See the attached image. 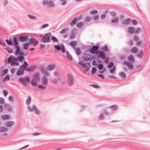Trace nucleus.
<instances>
[{
	"label": "nucleus",
	"instance_id": "603ef678",
	"mask_svg": "<svg viewBox=\"0 0 150 150\" xmlns=\"http://www.w3.org/2000/svg\"><path fill=\"white\" fill-rule=\"evenodd\" d=\"M92 19V17L90 16H86L85 18V20L86 22H88L91 21Z\"/></svg>",
	"mask_w": 150,
	"mask_h": 150
},
{
	"label": "nucleus",
	"instance_id": "7c9ffc66",
	"mask_svg": "<svg viewBox=\"0 0 150 150\" xmlns=\"http://www.w3.org/2000/svg\"><path fill=\"white\" fill-rule=\"evenodd\" d=\"M8 71V69H4L3 71L1 72V76H4L5 74H7Z\"/></svg>",
	"mask_w": 150,
	"mask_h": 150
},
{
	"label": "nucleus",
	"instance_id": "a19ab883",
	"mask_svg": "<svg viewBox=\"0 0 150 150\" xmlns=\"http://www.w3.org/2000/svg\"><path fill=\"white\" fill-rule=\"evenodd\" d=\"M5 49L9 53H11L13 52V49L8 47H6L5 48Z\"/></svg>",
	"mask_w": 150,
	"mask_h": 150
},
{
	"label": "nucleus",
	"instance_id": "f704fd0d",
	"mask_svg": "<svg viewBox=\"0 0 150 150\" xmlns=\"http://www.w3.org/2000/svg\"><path fill=\"white\" fill-rule=\"evenodd\" d=\"M18 61L19 62H21L22 63H23V60L25 59L24 57L22 55H18Z\"/></svg>",
	"mask_w": 150,
	"mask_h": 150
},
{
	"label": "nucleus",
	"instance_id": "dca6fc26",
	"mask_svg": "<svg viewBox=\"0 0 150 150\" xmlns=\"http://www.w3.org/2000/svg\"><path fill=\"white\" fill-rule=\"evenodd\" d=\"M130 19L129 18H126L124 20L122 21V24L123 25H127L130 22Z\"/></svg>",
	"mask_w": 150,
	"mask_h": 150
},
{
	"label": "nucleus",
	"instance_id": "1a4fd4ad",
	"mask_svg": "<svg viewBox=\"0 0 150 150\" xmlns=\"http://www.w3.org/2000/svg\"><path fill=\"white\" fill-rule=\"evenodd\" d=\"M18 38L14 37L13 38V43L14 47L16 48L19 47V46L18 43Z\"/></svg>",
	"mask_w": 150,
	"mask_h": 150
},
{
	"label": "nucleus",
	"instance_id": "7ed1b4c3",
	"mask_svg": "<svg viewBox=\"0 0 150 150\" xmlns=\"http://www.w3.org/2000/svg\"><path fill=\"white\" fill-rule=\"evenodd\" d=\"M18 81L21 82H23V86H26L27 85V83H29L30 82V79L29 77L28 76H25L24 78L22 77H20L18 79Z\"/></svg>",
	"mask_w": 150,
	"mask_h": 150
},
{
	"label": "nucleus",
	"instance_id": "37998d69",
	"mask_svg": "<svg viewBox=\"0 0 150 150\" xmlns=\"http://www.w3.org/2000/svg\"><path fill=\"white\" fill-rule=\"evenodd\" d=\"M51 40L54 42H58L59 41L57 39L56 37L54 36H52L51 37Z\"/></svg>",
	"mask_w": 150,
	"mask_h": 150
},
{
	"label": "nucleus",
	"instance_id": "4be33fe9",
	"mask_svg": "<svg viewBox=\"0 0 150 150\" xmlns=\"http://www.w3.org/2000/svg\"><path fill=\"white\" fill-rule=\"evenodd\" d=\"M35 69V67L32 66H30L29 67L27 66L26 67V71L28 72H31L33 71Z\"/></svg>",
	"mask_w": 150,
	"mask_h": 150
},
{
	"label": "nucleus",
	"instance_id": "f8f14e48",
	"mask_svg": "<svg viewBox=\"0 0 150 150\" xmlns=\"http://www.w3.org/2000/svg\"><path fill=\"white\" fill-rule=\"evenodd\" d=\"M91 56V54H90L84 52L83 54V57H81V59L84 61H88L89 59L88 58V56Z\"/></svg>",
	"mask_w": 150,
	"mask_h": 150
},
{
	"label": "nucleus",
	"instance_id": "cd10ccee",
	"mask_svg": "<svg viewBox=\"0 0 150 150\" xmlns=\"http://www.w3.org/2000/svg\"><path fill=\"white\" fill-rule=\"evenodd\" d=\"M134 28L132 27H129L128 28V31L129 34H133L134 33Z\"/></svg>",
	"mask_w": 150,
	"mask_h": 150
},
{
	"label": "nucleus",
	"instance_id": "c756f323",
	"mask_svg": "<svg viewBox=\"0 0 150 150\" xmlns=\"http://www.w3.org/2000/svg\"><path fill=\"white\" fill-rule=\"evenodd\" d=\"M128 59L129 61L130 62H133L134 60V59L133 56L132 55H129L128 58Z\"/></svg>",
	"mask_w": 150,
	"mask_h": 150
},
{
	"label": "nucleus",
	"instance_id": "3c124183",
	"mask_svg": "<svg viewBox=\"0 0 150 150\" xmlns=\"http://www.w3.org/2000/svg\"><path fill=\"white\" fill-rule=\"evenodd\" d=\"M89 86H90L96 88H100V86L97 84H92L89 85Z\"/></svg>",
	"mask_w": 150,
	"mask_h": 150
},
{
	"label": "nucleus",
	"instance_id": "9d476101",
	"mask_svg": "<svg viewBox=\"0 0 150 150\" xmlns=\"http://www.w3.org/2000/svg\"><path fill=\"white\" fill-rule=\"evenodd\" d=\"M14 59V57L12 55H10L8 58V60L5 61L6 63H8L11 64V66H13V61Z\"/></svg>",
	"mask_w": 150,
	"mask_h": 150
},
{
	"label": "nucleus",
	"instance_id": "864d4df0",
	"mask_svg": "<svg viewBox=\"0 0 150 150\" xmlns=\"http://www.w3.org/2000/svg\"><path fill=\"white\" fill-rule=\"evenodd\" d=\"M20 68L21 70L24 72L25 69H25L26 68V67L23 66V65L22 64L20 66Z\"/></svg>",
	"mask_w": 150,
	"mask_h": 150
},
{
	"label": "nucleus",
	"instance_id": "ddd939ff",
	"mask_svg": "<svg viewBox=\"0 0 150 150\" xmlns=\"http://www.w3.org/2000/svg\"><path fill=\"white\" fill-rule=\"evenodd\" d=\"M124 63L125 64L127 65L128 68L130 69H132L133 68V65L132 62H128L127 61L125 60L124 61Z\"/></svg>",
	"mask_w": 150,
	"mask_h": 150
},
{
	"label": "nucleus",
	"instance_id": "412c9836",
	"mask_svg": "<svg viewBox=\"0 0 150 150\" xmlns=\"http://www.w3.org/2000/svg\"><path fill=\"white\" fill-rule=\"evenodd\" d=\"M14 123L13 121H9L5 123V125L6 127H9L13 125Z\"/></svg>",
	"mask_w": 150,
	"mask_h": 150
},
{
	"label": "nucleus",
	"instance_id": "09e8293b",
	"mask_svg": "<svg viewBox=\"0 0 150 150\" xmlns=\"http://www.w3.org/2000/svg\"><path fill=\"white\" fill-rule=\"evenodd\" d=\"M109 14L112 17H115L116 16L117 13L114 11H111L109 12Z\"/></svg>",
	"mask_w": 150,
	"mask_h": 150
},
{
	"label": "nucleus",
	"instance_id": "9b49d317",
	"mask_svg": "<svg viewBox=\"0 0 150 150\" xmlns=\"http://www.w3.org/2000/svg\"><path fill=\"white\" fill-rule=\"evenodd\" d=\"M98 50V48L96 46L94 45L92 47V49L91 48H89L88 49V51H89V52L93 54L94 53H95L96 52H97V51Z\"/></svg>",
	"mask_w": 150,
	"mask_h": 150
},
{
	"label": "nucleus",
	"instance_id": "c9c22d12",
	"mask_svg": "<svg viewBox=\"0 0 150 150\" xmlns=\"http://www.w3.org/2000/svg\"><path fill=\"white\" fill-rule=\"evenodd\" d=\"M29 43L28 42H26L23 44V48L24 50H27L29 45Z\"/></svg>",
	"mask_w": 150,
	"mask_h": 150
},
{
	"label": "nucleus",
	"instance_id": "052dcab7",
	"mask_svg": "<svg viewBox=\"0 0 150 150\" xmlns=\"http://www.w3.org/2000/svg\"><path fill=\"white\" fill-rule=\"evenodd\" d=\"M68 30V28H65L62 29L61 31L59 32V33H65V32H67Z\"/></svg>",
	"mask_w": 150,
	"mask_h": 150
},
{
	"label": "nucleus",
	"instance_id": "774afa93",
	"mask_svg": "<svg viewBox=\"0 0 150 150\" xmlns=\"http://www.w3.org/2000/svg\"><path fill=\"white\" fill-rule=\"evenodd\" d=\"M131 23L134 25H136L137 23V21L134 19H133L132 20Z\"/></svg>",
	"mask_w": 150,
	"mask_h": 150
},
{
	"label": "nucleus",
	"instance_id": "5701e85b",
	"mask_svg": "<svg viewBox=\"0 0 150 150\" xmlns=\"http://www.w3.org/2000/svg\"><path fill=\"white\" fill-rule=\"evenodd\" d=\"M4 107L5 109L8 111H11V107L10 105L6 103L4 105Z\"/></svg>",
	"mask_w": 150,
	"mask_h": 150
},
{
	"label": "nucleus",
	"instance_id": "69168bd1",
	"mask_svg": "<svg viewBox=\"0 0 150 150\" xmlns=\"http://www.w3.org/2000/svg\"><path fill=\"white\" fill-rule=\"evenodd\" d=\"M54 47L55 49L58 51L61 50V46L59 45H55L54 46Z\"/></svg>",
	"mask_w": 150,
	"mask_h": 150
},
{
	"label": "nucleus",
	"instance_id": "f03ea898",
	"mask_svg": "<svg viewBox=\"0 0 150 150\" xmlns=\"http://www.w3.org/2000/svg\"><path fill=\"white\" fill-rule=\"evenodd\" d=\"M40 79L39 73L38 72L35 73L31 82V85L33 86H37V82L39 81Z\"/></svg>",
	"mask_w": 150,
	"mask_h": 150
},
{
	"label": "nucleus",
	"instance_id": "20e7f679",
	"mask_svg": "<svg viewBox=\"0 0 150 150\" xmlns=\"http://www.w3.org/2000/svg\"><path fill=\"white\" fill-rule=\"evenodd\" d=\"M67 83L69 86H72L74 82V79L71 74H69L67 75Z\"/></svg>",
	"mask_w": 150,
	"mask_h": 150
},
{
	"label": "nucleus",
	"instance_id": "39448f33",
	"mask_svg": "<svg viewBox=\"0 0 150 150\" xmlns=\"http://www.w3.org/2000/svg\"><path fill=\"white\" fill-rule=\"evenodd\" d=\"M18 41L24 42L27 41L28 40V36L27 35H22L18 38Z\"/></svg>",
	"mask_w": 150,
	"mask_h": 150
},
{
	"label": "nucleus",
	"instance_id": "6e6d98bb",
	"mask_svg": "<svg viewBox=\"0 0 150 150\" xmlns=\"http://www.w3.org/2000/svg\"><path fill=\"white\" fill-rule=\"evenodd\" d=\"M141 29L140 28H137L136 29H135L134 30V33L135 34H139V31H141Z\"/></svg>",
	"mask_w": 150,
	"mask_h": 150
},
{
	"label": "nucleus",
	"instance_id": "a211bd4d",
	"mask_svg": "<svg viewBox=\"0 0 150 150\" xmlns=\"http://www.w3.org/2000/svg\"><path fill=\"white\" fill-rule=\"evenodd\" d=\"M119 19L117 17H115L110 21V23L112 25L114 24H117L118 22Z\"/></svg>",
	"mask_w": 150,
	"mask_h": 150
},
{
	"label": "nucleus",
	"instance_id": "f257e3e1",
	"mask_svg": "<svg viewBox=\"0 0 150 150\" xmlns=\"http://www.w3.org/2000/svg\"><path fill=\"white\" fill-rule=\"evenodd\" d=\"M51 35V34L50 33H46L44 36L41 34L40 36V37L42 38L41 39V41L43 42H50Z\"/></svg>",
	"mask_w": 150,
	"mask_h": 150
},
{
	"label": "nucleus",
	"instance_id": "79ce46f5",
	"mask_svg": "<svg viewBox=\"0 0 150 150\" xmlns=\"http://www.w3.org/2000/svg\"><path fill=\"white\" fill-rule=\"evenodd\" d=\"M10 79V76L8 74H7L2 79V81H9Z\"/></svg>",
	"mask_w": 150,
	"mask_h": 150
},
{
	"label": "nucleus",
	"instance_id": "0e129e2a",
	"mask_svg": "<svg viewBox=\"0 0 150 150\" xmlns=\"http://www.w3.org/2000/svg\"><path fill=\"white\" fill-rule=\"evenodd\" d=\"M115 70V67H114L110 69L109 71V72L112 74H113L114 73Z\"/></svg>",
	"mask_w": 150,
	"mask_h": 150
},
{
	"label": "nucleus",
	"instance_id": "423d86ee",
	"mask_svg": "<svg viewBox=\"0 0 150 150\" xmlns=\"http://www.w3.org/2000/svg\"><path fill=\"white\" fill-rule=\"evenodd\" d=\"M78 63L82 67L85 73L88 71L89 68L86 65V63H83L82 61L81 60H79Z\"/></svg>",
	"mask_w": 150,
	"mask_h": 150
},
{
	"label": "nucleus",
	"instance_id": "393cba45",
	"mask_svg": "<svg viewBox=\"0 0 150 150\" xmlns=\"http://www.w3.org/2000/svg\"><path fill=\"white\" fill-rule=\"evenodd\" d=\"M110 110L112 111V110L109 108H105L103 111V113L104 114L108 115L110 113Z\"/></svg>",
	"mask_w": 150,
	"mask_h": 150
},
{
	"label": "nucleus",
	"instance_id": "f3484780",
	"mask_svg": "<svg viewBox=\"0 0 150 150\" xmlns=\"http://www.w3.org/2000/svg\"><path fill=\"white\" fill-rule=\"evenodd\" d=\"M32 108L33 109V111L36 114L39 115L40 114L39 109L37 108L35 105L33 104L32 105Z\"/></svg>",
	"mask_w": 150,
	"mask_h": 150
},
{
	"label": "nucleus",
	"instance_id": "13d9d810",
	"mask_svg": "<svg viewBox=\"0 0 150 150\" xmlns=\"http://www.w3.org/2000/svg\"><path fill=\"white\" fill-rule=\"evenodd\" d=\"M31 101V98L30 97H29L26 101V105H29Z\"/></svg>",
	"mask_w": 150,
	"mask_h": 150
},
{
	"label": "nucleus",
	"instance_id": "bf43d9fd",
	"mask_svg": "<svg viewBox=\"0 0 150 150\" xmlns=\"http://www.w3.org/2000/svg\"><path fill=\"white\" fill-rule=\"evenodd\" d=\"M6 42L7 43V44L9 45H13V44L12 41L8 40V39H6L5 40Z\"/></svg>",
	"mask_w": 150,
	"mask_h": 150
},
{
	"label": "nucleus",
	"instance_id": "473e14b6",
	"mask_svg": "<svg viewBox=\"0 0 150 150\" xmlns=\"http://www.w3.org/2000/svg\"><path fill=\"white\" fill-rule=\"evenodd\" d=\"M101 49L103 51V52L109 51V50L108 49V47L106 45H105L104 46H103L102 47Z\"/></svg>",
	"mask_w": 150,
	"mask_h": 150
},
{
	"label": "nucleus",
	"instance_id": "4d7b16f0",
	"mask_svg": "<svg viewBox=\"0 0 150 150\" xmlns=\"http://www.w3.org/2000/svg\"><path fill=\"white\" fill-rule=\"evenodd\" d=\"M103 64L102 63H99L97 67L99 70H101L103 68Z\"/></svg>",
	"mask_w": 150,
	"mask_h": 150
},
{
	"label": "nucleus",
	"instance_id": "8fccbe9b",
	"mask_svg": "<svg viewBox=\"0 0 150 150\" xmlns=\"http://www.w3.org/2000/svg\"><path fill=\"white\" fill-rule=\"evenodd\" d=\"M27 16L33 20H35L37 18L36 16L30 14H28Z\"/></svg>",
	"mask_w": 150,
	"mask_h": 150
},
{
	"label": "nucleus",
	"instance_id": "2f4dec72",
	"mask_svg": "<svg viewBox=\"0 0 150 150\" xmlns=\"http://www.w3.org/2000/svg\"><path fill=\"white\" fill-rule=\"evenodd\" d=\"M119 75L122 79H126V76L125 73L122 72H120L119 74Z\"/></svg>",
	"mask_w": 150,
	"mask_h": 150
},
{
	"label": "nucleus",
	"instance_id": "b1692460",
	"mask_svg": "<svg viewBox=\"0 0 150 150\" xmlns=\"http://www.w3.org/2000/svg\"><path fill=\"white\" fill-rule=\"evenodd\" d=\"M77 21L76 17H75L73 19L71 22L69 23L71 27L73 26L76 23Z\"/></svg>",
	"mask_w": 150,
	"mask_h": 150
},
{
	"label": "nucleus",
	"instance_id": "5fc2aeb1",
	"mask_svg": "<svg viewBox=\"0 0 150 150\" xmlns=\"http://www.w3.org/2000/svg\"><path fill=\"white\" fill-rule=\"evenodd\" d=\"M114 63L112 62H110L109 63V64L107 65L109 69L111 68L114 65Z\"/></svg>",
	"mask_w": 150,
	"mask_h": 150
},
{
	"label": "nucleus",
	"instance_id": "c85d7f7f",
	"mask_svg": "<svg viewBox=\"0 0 150 150\" xmlns=\"http://www.w3.org/2000/svg\"><path fill=\"white\" fill-rule=\"evenodd\" d=\"M84 25V23L83 21H80L76 24V26L77 28H81Z\"/></svg>",
	"mask_w": 150,
	"mask_h": 150
},
{
	"label": "nucleus",
	"instance_id": "49530a36",
	"mask_svg": "<svg viewBox=\"0 0 150 150\" xmlns=\"http://www.w3.org/2000/svg\"><path fill=\"white\" fill-rule=\"evenodd\" d=\"M24 72H23L21 70H19L17 71L16 74L18 76H20L23 74Z\"/></svg>",
	"mask_w": 150,
	"mask_h": 150
},
{
	"label": "nucleus",
	"instance_id": "6ab92c4d",
	"mask_svg": "<svg viewBox=\"0 0 150 150\" xmlns=\"http://www.w3.org/2000/svg\"><path fill=\"white\" fill-rule=\"evenodd\" d=\"M42 83L43 85H47L48 83V79L46 76H44L42 77Z\"/></svg>",
	"mask_w": 150,
	"mask_h": 150
},
{
	"label": "nucleus",
	"instance_id": "338daca9",
	"mask_svg": "<svg viewBox=\"0 0 150 150\" xmlns=\"http://www.w3.org/2000/svg\"><path fill=\"white\" fill-rule=\"evenodd\" d=\"M98 13V11L96 10H93L90 11V13L92 14H96Z\"/></svg>",
	"mask_w": 150,
	"mask_h": 150
},
{
	"label": "nucleus",
	"instance_id": "ea45409f",
	"mask_svg": "<svg viewBox=\"0 0 150 150\" xmlns=\"http://www.w3.org/2000/svg\"><path fill=\"white\" fill-rule=\"evenodd\" d=\"M74 50H75L76 53V54L77 55L79 56L80 54H81V51L80 50V49L79 47L77 48H75V49H74Z\"/></svg>",
	"mask_w": 150,
	"mask_h": 150
},
{
	"label": "nucleus",
	"instance_id": "72a5a7b5",
	"mask_svg": "<svg viewBox=\"0 0 150 150\" xmlns=\"http://www.w3.org/2000/svg\"><path fill=\"white\" fill-rule=\"evenodd\" d=\"M138 48L136 47H133L131 49V51L132 53H135L138 51Z\"/></svg>",
	"mask_w": 150,
	"mask_h": 150
},
{
	"label": "nucleus",
	"instance_id": "bb28decb",
	"mask_svg": "<svg viewBox=\"0 0 150 150\" xmlns=\"http://www.w3.org/2000/svg\"><path fill=\"white\" fill-rule=\"evenodd\" d=\"M54 64H50L48 65L46 69L48 71H51L54 68Z\"/></svg>",
	"mask_w": 150,
	"mask_h": 150
},
{
	"label": "nucleus",
	"instance_id": "4468645a",
	"mask_svg": "<svg viewBox=\"0 0 150 150\" xmlns=\"http://www.w3.org/2000/svg\"><path fill=\"white\" fill-rule=\"evenodd\" d=\"M15 54L16 56L19 54V55L23 56V53L20 50V47L16 48V51L15 52Z\"/></svg>",
	"mask_w": 150,
	"mask_h": 150
},
{
	"label": "nucleus",
	"instance_id": "680f3d73",
	"mask_svg": "<svg viewBox=\"0 0 150 150\" xmlns=\"http://www.w3.org/2000/svg\"><path fill=\"white\" fill-rule=\"evenodd\" d=\"M61 50L62 53H64L65 52V47L64 45L63 44H62L61 45Z\"/></svg>",
	"mask_w": 150,
	"mask_h": 150
},
{
	"label": "nucleus",
	"instance_id": "0eeeda50",
	"mask_svg": "<svg viewBox=\"0 0 150 150\" xmlns=\"http://www.w3.org/2000/svg\"><path fill=\"white\" fill-rule=\"evenodd\" d=\"M38 41L37 40L33 38H30L29 40V42L31 44L33 45L34 47L37 46L38 45Z\"/></svg>",
	"mask_w": 150,
	"mask_h": 150
},
{
	"label": "nucleus",
	"instance_id": "e2e57ef3",
	"mask_svg": "<svg viewBox=\"0 0 150 150\" xmlns=\"http://www.w3.org/2000/svg\"><path fill=\"white\" fill-rule=\"evenodd\" d=\"M136 68H139V69L137 71V72H140L142 71V66L141 65H138L137 66Z\"/></svg>",
	"mask_w": 150,
	"mask_h": 150
},
{
	"label": "nucleus",
	"instance_id": "4c0bfd02",
	"mask_svg": "<svg viewBox=\"0 0 150 150\" xmlns=\"http://www.w3.org/2000/svg\"><path fill=\"white\" fill-rule=\"evenodd\" d=\"M118 106L117 105H114L110 106L109 108H112L113 110L115 111L118 108Z\"/></svg>",
	"mask_w": 150,
	"mask_h": 150
},
{
	"label": "nucleus",
	"instance_id": "6e6552de",
	"mask_svg": "<svg viewBox=\"0 0 150 150\" xmlns=\"http://www.w3.org/2000/svg\"><path fill=\"white\" fill-rule=\"evenodd\" d=\"M95 54L98 57H99L102 59H105L106 56L103 52L100 50L97 51V52H96Z\"/></svg>",
	"mask_w": 150,
	"mask_h": 150
},
{
	"label": "nucleus",
	"instance_id": "a878e982",
	"mask_svg": "<svg viewBox=\"0 0 150 150\" xmlns=\"http://www.w3.org/2000/svg\"><path fill=\"white\" fill-rule=\"evenodd\" d=\"M66 57L70 61H71L73 59L72 55L68 51L66 52Z\"/></svg>",
	"mask_w": 150,
	"mask_h": 150
},
{
	"label": "nucleus",
	"instance_id": "58836bf2",
	"mask_svg": "<svg viewBox=\"0 0 150 150\" xmlns=\"http://www.w3.org/2000/svg\"><path fill=\"white\" fill-rule=\"evenodd\" d=\"M144 54V53L143 51L142 50H141L140 51L139 53L138 54L137 57L139 59H141L142 57Z\"/></svg>",
	"mask_w": 150,
	"mask_h": 150
},
{
	"label": "nucleus",
	"instance_id": "c03bdc74",
	"mask_svg": "<svg viewBox=\"0 0 150 150\" xmlns=\"http://www.w3.org/2000/svg\"><path fill=\"white\" fill-rule=\"evenodd\" d=\"M8 129V128L7 127H0V132L6 131H7Z\"/></svg>",
	"mask_w": 150,
	"mask_h": 150
},
{
	"label": "nucleus",
	"instance_id": "aec40b11",
	"mask_svg": "<svg viewBox=\"0 0 150 150\" xmlns=\"http://www.w3.org/2000/svg\"><path fill=\"white\" fill-rule=\"evenodd\" d=\"M77 41L76 40H72L71 41L70 45L74 48L75 49V47L77 45Z\"/></svg>",
	"mask_w": 150,
	"mask_h": 150
},
{
	"label": "nucleus",
	"instance_id": "a18cd8bd",
	"mask_svg": "<svg viewBox=\"0 0 150 150\" xmlns=\"http://www.w3.org/2000/svg\"><path fill=\"white\" fill-rule=\"evenodd\" d=\"M1 117L2 119L4 120L8 119L9 118V116L8 115H2L1 116Z\"/></svg>",
	"mask_w": 150,
	"mask_h": 150
},
{
	"label": "nucleus",
	"instance_id": "2eb2a0df",
	"mask_svg": "<svg viewBox=\"0 0 150 150\" xmlns=\"http://www.w3.org/2000/svg\"><path fill=\"white\" fill-rule=\"evenodd\" d=\"M78 30L76 28H73L71 30V33L69 36V37L71 39L73 38L75 36V35L74 34L75 32H77Z\"/></svg>",
	"mask_w": 150,
	"mask_h": 150
},
{
	"label": "nucleus",
	"instance_id": "e433bc0d",
	"mask_svg": "<svg viewBox=\"0 0 150 150\" xmlns=\"http://www.w3.org/2000/svg\"><path fill=\"white\" fill-rule=\"evenodd\" d=\"M41 71L47 76L49 75V74L44 68H42L41 69Z\"/></svg>",
	"mask_w": 150,
	"mask_h": 150
},
{
	"label": "nucleus",
	"instance_id": "de8ad7c7",
	"mask_svg": "<svg viewBox=\"0 0 150 150\" xmlns=\"http://www.w3.org/2000/svg\"><path fill=\"white\" fill-rule=\"evenodd\" d=\"M96 67H93L92 68L91 72V75H93L94 74L96 73Z\"/></svg>",
	"mask_w": 150,
	"mask_h": 150
}]
</instances>
